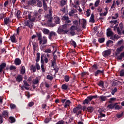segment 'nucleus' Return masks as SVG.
Returning a JSON list of instances; mask_svg holds the SVG:
<instances>
[{
  "label": "nucleus",
  "instance_id": "57",
  "mask_svg": "<svg viewBox=\"0 0 124 124\" xmlns=\"http://www.w3.org/2000/svg\"><path fill=\"white\" fill-rule=\"evenodd\" d=\"M70 103H71L70 100H67V101L65 102V104H66V105H67L68 106V107H70Z\"/></svg>",
  "mask_w": 124,
  "mask_h": 124
},
{
  "label": "nucleus",
  "instance_id": "62",
  "mask_svg": "<svg viewBox=\"0 0 124 124\" xmlns=\"http://www.w3.org/2000/svg\"><path fill=\"white\" fill-rule=\"evenodd\" d=\"M37 5L39 6V7H42V2L39 1L37 3Z\"/></svg>",
  "mask_w": 124,
  "mask_h": 124
},
{
  "label": "nucleus",
  "instance_id": "63",
  "mask_svg": "<svg viewBox=\"0 0 124 124\" xmlns=\"http://www.w3.org/2000/svg\"><path fill=\"white\" fill-rule=\"evenodd\" d=\"M31 4H34L36 3V0H30Z\"/></svg>",
  "mask_w": 124,
  "mask_h": 124
},
{
  "label": "nucleus",
  "instance_id": "32",
  "mask_svg": "<svg viewBox=\"0 0 124 124\" xmlns=\"http://www.w3.org/2000/svg\"><path fill=\"white\" fill-rule=\"evenodd\" d=\"M87 110L90 113H92L93 111V107H88Z\"/></svg>",
  "mask_w": 124,
  "mask_h": 124
},
{
  "label": "nucleus",
  "instance_id": "19",
  "mask_svg": "<svg viewBox=\"0 0 124 124\" xmlns=\"http://www.w3.org/2000/svg\"><path fill=\"white\" fill-rule=\"evenodd\" d=\"M54 20H55V23L57 25L61 23V19H60V17L57 16V17H55Z\"/></svg>",
  "mask_w": 124,
  "mask_h": 124
},
{
  "label": "nucleus",
  "instance_id": "55",
  "mask_svg": "<svg viewBox=\"0 0 124 124\" xmlns=\"http://www.w3.org/2000/svg\"><path fill=\"white\" fill-rule=\"evenodd\" d=\"M23 83L24 84V85L26 87H30V84H29V83H28V82L26 80L23 81Z\"/></svg>",
  "mask_w": 124,
  "mask_h": 124
},
{
  "label": "nucleus",
  "instance_id": "39",
  "mask_svg": "<svg viewBox=\"0 0 124 124\" xmlns=\"http://www.w3.org/2000/svg\"><path fill=\"white\" fill-rule=\"evenodd\" d=\"M87 75H89V72H83L81 73V77H86Z\"/></svg>",
  "mask_w": 124,
  "mask_h": 124
},
{
  "label": "nucleus",
  "instance_id": "4",
  "mask_svg": "<svg viewBox=\"0 0 124 124\" xmlns=\"http://www.w3.org/2000/svg\"><path fill=\"white\" fill-rule=\"evenodd\" d=\"M40 53L38 52L37 53V57H36V67L37 68V70H40V66L39 65V64H38V62L40 61Z\"/></svg>",
  "mask_w": 124,
  "mask_h": 124
},
{
  "label": "nucleus",
  "instance_id": "45",
  "mask_svg": "<svg viewBox=\"0 0 124 124\" xmlns=\"http://www.w3.org/2000/svg\"><path fill=\"white\" fill-rule=\"evenodd\" d=\"M51 118H46L44 122L46 124H48L49 123V122H50V121H51Z\"/></svg>",
  "mask_w": 124,
  "mask_h": 124
},
{
  "label": "nucleus",
  "instance_id": "7",
  "mask_svg": "<svg viewBox=\"0 0 124 124\" xmlns=\"http://www.w3.org/2000/svg\"><path fill=\"white\" fill-rule=\"evenodd\" d=\"M110 55H111V49H108L103 52V55L105 57H108Z\"/></svg>",
  "mask_w": 124,
  "mask_h": 124
},
{
  "label": "nucleus",
  "instance_id": "59",
  "mask_svg": "<svg viewBox=\"0 0 124 124\" xmlns=\"http://www.w3.org/2000/svg\"><path fill=\"white\" fill-rule=\"evenodd\" d=\"M117 32L118 34H119L120 35L122 34V32L121 31V29H120V28L119 27L117 28Z\"/></svg>",
  "mask_w": 124,
  "mask_h": 124
},
{
  "label": "nucleus",
  "instance_id": "13",
  "mask_svg": "<svg viewBox=\"0 0 124 124\" xmlns=\"http://www.w3.org/2000/svg\"><path fill=\"white\" fill-rule=\"evenodd\" d=\"M14 62L16 65H20L22 62V61H21L19 58H16Z\"/></svg>",
  "mask_w": 124,
  "mask_h": 124
},
{
  "label": "nucleus",
  "instance_id": "60",
  "mask_svg": "<svg viewBox=\"0 0 124 124\" xmlns=\"http://www.w3.org/2000/svg\"><path fill=\"white\" fill-rule=\"evenodd\" d=\"M87 99H88L90 102V101H92V100H93V97H92V95L88 96L87 97Z\"/></svg>",
  "mask_w": 124,
  "mask_h": 124
},
{
  "label": "nucleus",
  "instance_id": "25",
  "mask_svg": "<svg viewBox=\"0 0 124 124\" xmlns=\"http://www.w3.org/2000/svg\"><path fill=\"white\" fill-rule=\"evenodd\" d=\"M9 120H10L11 124H13V123H15L16 122V120L15 119V118H14L13 116H11L9 118Z\"/></svg>",
  "mask_w": 124,
  "mask_h": 124
},
{
  "label": "nucleus",
  "instance_id": "40",
  "mask_svg": "<svg viewBox=\"0 0 124 124\" xmlns=\"http://www.w3.org/2000/svg\"><path fill=\"white\" fill-rule=\"evenodd\" d=\"M106 117V115L104 113H100L98 116V119H99V118H103Z\"/></svg>",
  "mask_w": 124,
  "mask_h": 124
},
{
  "label": "nucleus",
  "instance_id": "16",
  "mask_svg": "<svg viewBox=\"0 0 124 124\" xmlns=\"http://www.w3.org/2000/svg\"><path fill=\"white\" fill-rule=\"evenodd\" d=\"M118 103H111L109 105H108L107 107L108 108H109V109H114L115 108V107L116 105H117Z\"/></svg>",
  "mask_w": 124,
  "mask_h": 124
},
{
  "label": "nucleus",
  "instance_id": "28",
  "mask_svg": "<svg viewBox=\"0 0 124 124\" xmlns=\"http://www.w3.org/2000/svg\"><path fill=\"white\" fill-rule=\"evenodd\" d=\"M90 22H91V23H94V15H93V14H92L91 15Z\"/></svg>",
  "mask_w": 124,
  "mask_h": 124
},
{
  "label": "nucleus",
  "instance_id": "18",
  "mask_svg": "<svg viewBox=\"0 0 124 124\" xmlns=\"http://www.w3.org/2000/svg\"><path fill=\"white\" fill-rule=\"evenodd\" d=\"M30 70L32 71V72H36V69H37V68L36 67V66H34L33 65H31L30 66Z\"/></svg>",
  "mask_w": 124,
  "mask_h": 124
},
{
  "label": "nucleus",
  "instance_id": "2",
  "mask_svg": "<svg viewBox=\"0 0 124 124\" xmlns=\"http://www.w3.org/2000/svg\"><path fill=\"white\" fill-rule=\"evenodd\" d=\"M36 34L38 37V40L39 42V44L44 45L45 44H47V38L45 36H43L42 39V33L41 32H37Z\"/></svg>",
  "mask_w": 124,
  "mask_h": 124
},
{
  "label": "nucleus",
  "instance_id": "34",
  "mask_svg": "<svg viewBox=\"0 0 124 124\" xmlns=\"http://www.w3.org/2000/svg\"><path fill=\"white\" fill-rule=\"evenodd\" d=\"M113 42L112 41L109 40L107 42L106 46L107 47H109V46H110V44H113Z\"/></svg>",
  "mask_w": 124,
  "mask_h": 124
},
{
  "label": "nucleus",
  "instance_id": "24",
  "mask_svg": "<svg viewBox=\"0 0 124 124\" xmlns=\"http://www.w3.org/2000/svg\"><path fill=\"white\" fill-rule=\"evenodd\" d=\"M66 1H67V0H62L60 2L61 6H64L66 4Z\"/></svg>",
  "mask_w": 124,
  "mask_h": 124
},
{
  "label": "nucleus",
  "instance_id": "11",
  "mask_svg": "<svg viewBox=\"0 0 124 124\" xmlns=\"http://www.w3.org/2000/svg\"><path fill=\"white\" fill-rule=\"evenodd\" d=\"M31 12H29L28 11H24L23 12V17H25V19L27 20L28 17H29V14H30Z\"/></svg>",
  "mask_w": 124,
  "mask_h": 124
},
{
  "label": "nucleus",
  "instance_id": "46",
  "mask_svg": "<svg viewBox=\"0 0 124 124\" xmlns=\"http://www.w3.org/2000/svg\"><path fill=\"white\" fill-rule=\"evenodd\" d=\"M93 43L94 45H95V46L98 47V44L96 43V39H94L93 41Z\"/></svg>",
  "mask_w": 124,
  "mask_h": 124
},
{
  "label": "nucleus",
  "instance_id": "47",
  "mask_svg": "<svg viewBox=\"0 0 124 124\" xmlns=\"http://www.w3.org/2000/svg\"><path fill=\"white\" fill-rule=\"evenodd\" d=\"M53 68L56 73H58V72H59V67L55 66L54 67H53Z\"/></svg>",
  "mask_w": 124,
  "mask_h": 124
},
{
  "label": "nucleus",
  "instance_id": "17",
  "mask_svg": "<svg viewBox=\"0 0 124 124\" xmlns=\"http://www.w3.org/2000/svg\"><path fill=\"white\" fill-rule=\"evenodd\" d=\"M10 39L13 43H16V42H17V40L15 37V34H14L12 36H11Z\"/></svg>",
  "mask_w": 124,
  "mask_h": 124
},
{
  "label": "nucleus",
  "instance_id": "20",
  "mask_svg": "<svg viewBox=\"0 0 124 124\" xmlns=\"http://www.w3.org/2000/svg\"><path fill=\"white\" fill-rule=\"evenodd\" d=\"M21 15L22 12H21L20 10L16 11V17L17 19H20V18H22Z\"/></svg>",
  "mask_w": 124,
  "mask_h": 124
},
{
  "label": "nucleus",
  "instance_id": "43",
  "mask_svg": "<svg viewBox=\"0 0 124 124\" xmlns=\"http://www.w3.org/2000/svg\"><path fill=\"white\" fill-rule=\"evenodd\" d=\"M98 85L99 87H102V88L104 87V83L102 81H100Z\"/></svg>",
  "mask_w": 124,
  "mask_h": 124
},
{
  "label": "nucleus",
  "instance_id": "49",
  "mask_svg": "<svg viewBox=\"0 0 124 124\" xmlns=\"http://www.w3.org/2000/svg\"><path fill=\"white\" fill-rule=\"evenodd\" d=\"M10 108H11V109H15V108H16V105L14 104H11Z\"/></svg>",
  "mask_w": 124,
  "mask_h": 124
},
{
  "label": "nucleus",
  "instance_id": "44",
  "mask_svg": "<svg viewBox=\"0 0 124 124\" xmlns=\"http://www.w3.org/2000/svg\"><path fill=\"white\" fill-rule=\"evenodd\" d=\"M90 103V101L89 99H85V100L83 101V104H89Z\"/></svg>",
  "mask_w": 124,
  "mask_h": 124
},
{
  "label": "nucleus",
  "instance_id": "29",
  "mask_svg": "<svg viewBox=\"0 0 124 124\" xmlns=\"http://www.w3.org/2000/svg\"><path fill=\"white\" fill-rule=\"evenodd\" d=\"M87 25V21L86 19H82V28L83 29H86V25Z\"/></svg>",
  "mask_w": 124,
  "mask_h": 124
},
{
  "label": "nucleus",
  "instance_id": "21",
  "mask_svg": "<svg viewBox=\"0 0 124 124\" xmlns=\"http://www.w3.org/2000/svg\"><path fill=\"white\" fill-rule=\"evenodd\" d=\"M52 36H57V33L54 31L50 32L48 36L49 39H51V38H52Z\"/></svg>",
  "mask_w": 124,
  "mask_h": 124
},
{
  "label": "nucleus",
  "instance_id": "10",
  "mask_svg": "<svg viewBox=\"0 0 124 124\" xmlns=\"http://www.w3.org/2000/svg\"><path fill=\"white\" fill-rule=\"evenodd\" d=\"M9 114L8 112V110H3V111L2 113V116L4 117L5 119H7V118H8V115Z\"/></svg>",
  "mask_w": 124,
  "mask_h": 124
},
{
  "label": "nucleus",
  "instance_id": "15",
  "mask_svg": "<svg viewBox=\"0 0 124 124\" xmlns=\"http://www.w3.org/2000/svg\"><path fill=\"white\" fill-rule=\"evenodd\" d=\"M31 42L33 47V51L34 52H35V50H36V48H37L38 45L37 44V42H32V41H31Z\"/></svg>",
  "mask_w": 124,
  "mask_h": 124
},
{
  "label": "nucleus",
  "instance_id": "50",
  "mask_svg": "<svg viewBox=\"0 0 124 124\" xmlns=\"http://www.w3.org/2000/svg\"><path fill=\"white\" fill-rule=\"evenodd\" d=\"M69 18V17H68V16H62V20L63 21H66V20H68Z\"/></svg>",
  "mask_w": 124,
  "mask_h": 124
},
{
  "label": "nucleus",
  "instance_id": "51",
  "mask_svg": "<svg viewBox=\"0 0 124 124\" xmlns=\"http://www.w3.org/2000/svg\"><path fill=\"white\" fill-rule=\"evenodd\" d=\"M117 99L116 98H111L109 99V100L108 101L109 103H112V101H115Z\"/></svg>",
  "mask_w": 124,
  "mask_h": 124
},
{
  "label": "nucleus",
  "instance_id": "36",
  "mask_svg": "<svg viewBox=\"0 0 124 124\" xmlns=\"http://www.w3.org/2000/svg\"><path fill=\"white\" fill-rule=\"evenodd\" d=\"M99 98L102 100V101H105V100L107 99L106 96L103 95L99 96Z\"/></svg>",
  "mask_w": 124,
  "mask_h": 124
},
{
  "label": "nucleus",
  "instance_id": "42",
  "mask_svg": "<svg viewBox=\"0 0 124 124\" xmlns=\"http://www.w3.org/2000/svg\"><path fill=\"white\" fill-rule=\"evenodd\" d=\"M55 65H56V59H54V60H53L51 62V67H55Z\"/></svg>",
  "mask_w": 124,
  "mask_h": 124
},
{
  "label": "nucleus",
  "instance_id": "14",
  "mask_svg": "<svg viewBox=\"0 0 124 124\" xmlns=\"http://www.w3.org/2000/svg\"><path fill=\"white\" fill-rule=\"evenodd\" d=\"M10 18V17H9L4 19V22L5 25H8V23H11V19Z\"/></svg>",
  "mask_w": 124,
  "mask_h": 124
},
{
  "label": "nucleus",
  "instance_id": "9",
  "mask_svg": "<svg viewBox=\"0 0 124 124\" xmlns=\"http://www.w3.org/2000/svg\"><path fill=\"white\" fill-rule=\"evenodd\" d=\"M6 67V63L3 62L0 65V73H1L3 71V69Z\"/></svg>",
  "mask_w": 124,
  "mask_h": 124
},
{
  "label": "nucleus",
  "instance_id": "3",
  "mask_svg": "<svg viewBox=\"0 0 124 124\" xmlns=\"http://www.w3.org/2000/svg\"><path fill=\"white\" fill-rule=\"evenodd\" d=\"M68 24H64L62 26V28H59L58 29L57 32L59 34H65L68 32L69 31L67 30Z\"/></svg>",
  "mask_w": 124,
  "mask_h": 124
},
{
  "label": "nucleus",
  "instance_id": "22",
  "mask_svg": "<svg viewBox=\"0 0 124 124\" xmlns=\"http://www.w3.org/2000/svg\"><path fill=\"white\" fill-rule=\"evenodd\" d=\"M20 72L22 75H25V74L26 73V67L24 66H21Z\"/></svg>",
  "mask_w": 124,
  "mask_h": 124
},
{
  "label": "nucleus",
  "instance_id": "23",
  "mask_svg": "<svg viewBox=\"0 0 124 124\" xmlns=\"http://www.w3.org/2000/svg\"><path fill=\"white\" fill-rule=\"evenodd\" d=\"M45 56H46L45 54L42 53L41 57V63H44V58L45 59Z\"/></svg>",
  "mask_w": 124,
  "mask_h": 124
},
{
  "label": "nucleus",
  "instance_id": "41",
  "mask_svg": "<svg viewBox=\"0 0 124 124\" xmlns=\"http://www.w3.org/2000/svg\"><path fill=\"white\" fill-rule=\"evenodd\" d=\"M123 116H124V112H122L121 114H117L116 115V117L118 119H120V118H122V117H123Z\"/></svg>",
  "mask_w": 124,
  "mask_h": 124
},
{
  "label": "nucleus",
  "instance_id": "12",
  "mask_svg": "<svg viewBox=\"0 0 124 124\" xmlns=\"http://www.w3.org/2000/svg\"><path fill=\"white\" fill-rule=\"evenodd\" d=\"M124 50V46H121L120 48H117L116 49V53H115L116 56H118V55H119L120 53L122 52Z\"/></svg>",
  "mask_w": 124,
  "mask_h": 124
},
{
  "label": "nucleus",
  "instance_id": "53",
  "mask_svg": "<svg viewBox=\"0 0 124 124\" xmlns=\"http://www.w3.org/2000/svg\"><path fill=\"white\" fill-rule=\"evenodd\" d=\"M120 76H121V77H123V76H124V69L120 71Z\"/></svg>",
  "mask_w": 124,
  "mask_h": 124
},
{
  "label": "nucleus",
  "instance_id": "31",
  "mask_svg": "<svg viewBox=\"0 0 124 124\" xmlns=\"http://www.w3.org/2000/svg\"><path fill=\"white\" fill-rule=\"evenodd\" d=\"M77 30H78V28H77V26H72L70 28V30H71V31H77Z\"/></svg>",
  "mask_w": 124,
  "mask_h": 124
},
{
  "label": "nucleus",
  "instance_id": "6",
  "mask_svg": "<svg viewBox=\"0 0 124 124\" xmlns=\"http://www.w3.org/2000/svg\"><path fill=\"white\" fill-rule=\"evenodd\" d=\"M113 34H114V33H113V31H111V28H108L107 30V36H108V37H110V36L111 37H112V36H113Z\"/></svg>",
  "mask_w": 124,
  "mask_h": 124
},
{
  "label": "nucleus",
  "instance_id": "58",
  "mask_svg": "<svg viewBox=\"0 0 124 124\" xmlns=\"http://www.w3.org/2000/svg\"><path fill=\"white\" fill-rule=\"evenodd\" d=\"M45 53H51V49L47 48L44 51Z\"/></svg>",
  "mask_w": 124,
  "mask_h": 124
},
{
  "label": "nucleus",
  "instance_id": "33",
  "mask_svg": "<svg viewBox=\"0 0 124 124\" xmlns=\"http://www.w3.org/2000/svg\"><path fill=\"white\" fill-rule=\"evenodd\" d=\"M62 90H65V91L68 89V86L66 84H62Z\"/></svg>",
  "mask_w": 124,
  "mask_h": 124
},
{
  "label": "nucleus",
  "instance_id": "52",
  "mask_svg": "<svg viewBox=\"0 0 124 124\" xmlns=\"http://www.w3.org/2000/svg\"><path fill=\"white\" fill-rule=\"evenodd\" d=\"M16 69V66L14 65H11L10 67V70H15Z\"/></svg>",
  "mask_w": 124,
  "mask_h": 124
},
{
  "label": "nucleus",
  "instance_id": "1",
  "mask_svg": "<svg viewBox=\"0 0 124 124\" xmlns=\"http://www.w3.org/2000/svg\"><path fill=\"white\" fill-rule=\"evenodd\" d=\"M28 19L29 20H27L24 22V26L25 27H29L30 29L32 28V24L36 20H40V15L37 12H34L33 13L31 12L29 16H28Z\"/></svg>",
  "mask_w": 124,
  "mask_h": 124
},
{
  "label": "nucleus",
  "instance_id": "5",
  "mask_svg": "<svg viewBox=\"0 0 124 124\" xmlns=\"http://www.w3.org/2000/svg\"><path fill=\"white\" fill-rule=\"evenodd\" d=\"M104 75V69L97 70V71L94 73V75L96 77L98 76L99 75Z\"/></svg>",
  "mask_w": 124,
  "mask_h": 124
},
{
  "label": "nucleus",
  "instance_id": "8",
  "mask_svg": "<svg viewBox=\"0 0 124 124\" xmlns=\"http://www.w3.org/2000/svg\"><path fill=\"white\" fill-rule=\"evenodd\" d=\"M32 83L33 84V85H32V88L33 89H35L36 87L35 85H37V86H38V85H39V80L36 79H33L32 81Z\"/></svg>",
  "mask_w": 124,
  "mask_h": 124
},
{
  "label": "nucleus",
  "instance_id": "48",
  "mask_svg": "<svg viewBox=\"0 0 124 124\" xmlns=\"http://www.w3.org/2000/svg\"><path fill=\"white\" fill-rule=\"evenodd\" d=\"M41 69L42 72H45V68H44V63H41Z\"/></svg>",
  "mask_w": 124,
  "mask_h": 124
},
{
  "label": "nucleus",
  "instance_id": "38",
  "mask_svg": "<svg viewBox=\"0 0 124 124\" xmlns=\"http://www.w3.org/2000/svg\"><path fill=\"white\" fill-rule=\"evenodd\" d=\"M105 41V38H100L98 39V42L99 43H103Z\"/></svg>",
  "mask_w": 124,
  "mask_h": 124
},
{
  "label": "nucleus",
  "instance_id": "54",
  "mask_svg": "<svg viewBox=\"0 0 124 124\" xmlns=\"http://www.w3.org/2000/svg\"><path fill=\"white\" fill-rule=\"evenodd\" d=\"M92 68H93V69H97L98 68V67H97V64H94L93 66H92Z\"/></svg>",
  "mask_w": 124,
  "mask_h": 124
},
{
  "label": "nucleus",
  "instance_id": "27",
  "mask_svg": "<svg viewBox=\"0 0 124 124\" xmlns=\"http://www.w3.org/2000/svg\"><path fill=\"white\" fill-rule=\"evenodd\" d=\"M74 13H76V9H72L71 11L69 13V16H72V14H74Z\"/></svg>",
  "mask_w": 124,
  "mask_h": 124
},
{
  "label": "nucleus",
  "instance_id": "30",
  "mask_svg": "<svg viewBox=\"0 0 124 124\" xmlns=\"http://www.w3.org/2000/svg\"><path fill=\"white\" fill-rule=\"evenodd\" d=\"M43 33L44 34H49V32H50V31L47 29L44 28L43 30Z\"/></svg>",
  "mask_w": 124,
  "mask_h": 124
},
{
  "label": "nucleus",
  "instance_id": "61",
  "mask_svg": "<svg viewBox=\"0 0 124 124\" xmlns=\"http://www.w3.org/2000/svg\"><path fill=\"white\" fill-rule=\"evenodd\" d=\"M118 22V20H113V21H110L109 22V23L110 24H114L115 25H116V24H117V22Z\"/></svg>",
  "mask_w": 124,
  "mask_h": 124
},
{
  "label": "nucleus",
  "instance_id": "26",
  "mask_svg": "<svg viewBox=\"0 0 124 124\" xmlns=\"http://www.w3.org/2000/svg\"><path fill=\"white\" fill-rule=\"evenodd\" d=\"M70 43L72 45H73V46H74V48H76V47H77V44H76V42L74 41L73 39H71Z\"/></svg>",
  "mask_w": 124,
  "mask_h": 124
},
{
  "label": "nucleus",
  "instance_id": "64",
  "mask_svg": "<svg viewBox=\"0 0 124 124\" xmlns=\"http://www.w3.org/2000/svg\"><path fill=\"white\" fill-rule=\"evenodd\" d=\"M9 2L8 1H5L4 3V7H7V5H8V3Z\"/></svg>",
  "mask_w": 124,
  "mask_h": 124
},
{
  "label": "nucleus",
  "instance_id": "56",
  "mask_svg": "<svg viewBox=\"0 0 124 124\" xmlns=\"http://www.w3.org/2000/svg\"><path fill=\"white\" fill-rule=\"evenodd\" d=\"M44 62H45V63H48L49 62V60L48 59V58H47V57H46V56H45V59L44 60Z\"/></svg>",
  "mask_w": 124,
  "mask_h": 124
},
{
  "label": "nucleus",
  "instance_id": "37",
  "mask_svg": "<svg viewBox=\"0 0 124 124\" xmlns=\"http://www.w3.org/2000/svg\"><path fill=\"white\" fill-rule=\"evenodd\" d=\"M118 92V89L117 88H114V89L111 90V94L112 95H114L115 94V93H117Z\"/></svg>",
  "mask_w": 124,
  "mask_h": 124
},
{
  "label": "nucleus",
  "instance_id": "35",
  "mask_svg": "<svg viewBox=\"0 0 124 124\" xmlns=\"http://www.w3.org/2000/svg\"><path fill=\"white\" fill-rule=\"evenodd\" d=\"M79 110H80L78 109L77 107H75L73 109V113H74V114H77Z\"/></svg>",
  "mask_w": 124,
  "mask_h": 124
}]
</instances>
